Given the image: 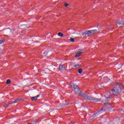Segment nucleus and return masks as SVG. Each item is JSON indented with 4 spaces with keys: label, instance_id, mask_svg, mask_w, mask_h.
I'll return each mask as SVG.
<instances>
[{
    "label": "nucleus",
    "instance_id": "obj_1",
    "mask_svg": "<svg viewBox=\"0 0 124 124\" xmlns=\"http://www.w3.org/2000/svg\"><path fill=\"white\" fill-rule=\"evenodd\" d=\"M122 93V88L119 86L114 87L111 90L108 94H106L105 96L107 100H106V103L104 104L105 106H107L108 104V102L111 100V95H117V94H120Z\"/></svg>",
    "mask_w": 124,
    "mask_h": 124
},
{
    "label": "nucleus",
    "instance_id": "obj_2",
    "mask_svg": "<svg viewBox=\"0 0 124 124\" xmlns=\"http://www.w3.org/2000/svg\"><path fill=\"white\" fill-rule=\"evenodd\" d=\"M72 87V90L75 93L77 94H78V95H80V96H82L83 97V95L87 94L86 93H83V92L81 91L80 88H79V86L78 85H76L74 84L73 86L71 85Z\"/></svg>",
    "mask_w": 124,
    "mask_h": 124
},
{
    "label": "nucleus",
    "instance_id": "obj_3",
    "mask_svg": "<svg viewBox=\"0 0 124 124\" xmlns=\"http://www.w3.org/2000/svg\"><path fill=\"white\" fill-rule=\"evenodd\" d=\"M83 98L85 100H89V101H93V102H99L101 101V99H98L95 97H92L87 94H83L82 95Z\"/></svg>",
    "mask_w": 124,
    "mask_h": 124
},
{
    "label": "nucleus",
    "instance_id": "obj_4",
    "mask_svg": "<svg viewBox=\"0 0 124 124\" xmlns=\"http://www.w3.org/2000/svg\"><path fill=\"white\" fill-rule=\"evenodd\" d=\"M103 112H105V110L104 109V107H103L101 108L97 112L93 114V119H95L97 116H99L100 114H102Z\"/></svg>",
    "mask_w": 124,
    "mask_h": 124
},
{
    "label": "nucleus",
    "instance_id": "obj_5",
    "mask_svg": "<svg viewBox=\"0 0 124 124\" xmlns=\"http://www.w3.org/2000/svg\"><path fill=\"white\" fill-rule=\"evenodd\" d=\"M81 34L83 35V36L86 37L87 35V36L89 37L92 34V31L91 30L86 31L85 32H82Z\"/></svg>",
    "mask_w": 124,
    "mask_h": 124
},
{
    "label": "nucleus",
    "instance_id": "obj_6",
    "mask_svg": "<svg viewBox=\"0 0 124 124\" xmlns=\"http://www.w3.org/2000/svg\"><path fill=\"white\" fill-rule=\"evenodd\" d=\"M59 70L61 72H64V71H65V67H64V66H63V65H60L59 66Z\"/></svg>",
    "mask_w": 124,
    "mask_h": 124
},
{
    "label": "nucleus",
    "instance_id": "obj_7",
    "mask_svg": "<svg viewBox=\"0 0 124 124\" xmlns=\"http://www.w3.org/2000/svg\"><path fill=\"white\" fill-rule=\"evenodd\" d=\"M81 54H82V52H77L76 54L75 55L76 58H79V57L81 56Z\"/></svg>",
    "mask_w": 124,
    "mask_h": 124
},
{
    "label": "nucleus",
    "instance_id": "obj_8",
    "mask_svg": "<svg viewBox=\"0 0 124 124\" xmlns=\"http://www.w3.org/2000/svg\"><path fill=\"white\" fill-rule=\"evenodd\" d=\"M70 104V103H67V104H60V107H63V106H67Z\"/></svg>",
    "mask_w": 124,
    "mask_h": 124
},
{
    "label": "nucleus",
    "instance_id": "obj_9",
    "mask_svg": "<svg viewBox=\"0 0 124 124\" xmlns=\"http://www.w3.org/2000/svg\"><path fill=\"white\" fill-rule=\"evenodd\" d=\"M31 100H32V101H36V100H37V99L36 96H34V97H32L31 98Z\"/></svg>",
    "mask_w": 124,
    "mask_h": 124
},
{
    "label": "nucleus",
    "instance_id": "obj_10",
    "mask_svg": "<svg viewBox=\"0 0 124 124\" xmlns=\"http://www.w3.org/2000/svg\"><path fill=\"white\" fill-rule=\"evenodd\" d=\"M80 64H76L74 65V67H76V68H78V67H79L80 66Z\"/></svg>",
    "mask_w": 124,
    "mask_h": 124
},
{
    "label": "nucleus",
    "instance_id": "obj_11",
    "mask_svg": "<svg viewBox=\"0 0 124 124\" xmlns=\"http://www.w3.org/2000/svg\"><path fill=\"white\" fill-rule=\"evenodd\" d=\"M58 36H61V37H62V36H63V34H62V32H59L58 33Z\"/></svg>",
    "mask_w": 124,
    "mask_h": 124
},
{
    "label": "nucleus",
    "instance_id": "obj_12",
    "mask_svg": "<svg viewBox=\"0 0 124 124\" xmlns=\"http://www.w3.org/2000/svg\"><path fill=\"white\" fill-rule=\"evenodd\" d=\"M10 83H11V80L10 79H7L6 81L7 85H10Z\"/></svg>",
    "mask_w": 124,
    "mask_h": 124
},
{
    "label": "nucleus",
    "instance_id": "obj_13",
    "mask_svg": "<svg viewBox=\"0 0 124 124\" xmlns=\"http://www.w3.org/2000/svg\"><path fill=\"white\" fill-rule=\"evenodd\" d=\"M18 101H19V99H16L14 101H13L11 104H13V103H17Z\"/></svg>",
    "mask_w": 124,
    "mask_h": 124
},
{
    "label": "nucleus",
    "instance_id": "obj_14",
    "mask_svg": "<svg viewBox=\"0 0 124 124\" xmlns=\"http://www.w3.org/2000/svg\"><path fill=\"white\" fill-rule=\"evenodd\" d=\"M78 72L79 74H81L83 72V69H78Z\"/></svg>",
    "mask_w": 124,
    "mask_h": 124
},
{
    "label": "nucleus",
    "instance_id": "obj_15",
    "mask_svg": "<svg viewBox=\"0 0 124 124\" xmlns=\"http://www.w3.org/2000/svg\"><path fill=\"white\" fill-rule=\"evenodd\" d=\"M70 41H71V42H75V39L74 38H71L70 39Z\"/></svg>",
    "mask_w": 124,
    "mask_h": 124
},
{
    "label": "nucleus",
    "instance_id": "obj_16",
    "mask_svg": "<svg viewBox=\"0 0 124 124\" xmlns=\"http://www.w3.org/2000/svg\"><path fill=\"white\" fill-rule=\"evenodd\" d=\"M97 31V30H92L91 31V32L92 33H95V32H96Z\"/></svg>",
    "mask_w": 124,
    "mask_h": 124
},
{
    "label": "nucleus",
    "instance_id": "obj_17",
    "mask_svg": "<svg viewBox=\"0 0 124 124\" xmlns=\"http://www.w3.org/2000/svg\"><path fill=\"white\" fill-rule=\"evenodd\" d=\"M118 25H123V21H120L119 22L117 23Z\"/></svg>",
    "mask_w": 124,
    "mask_h": 124
},
{
    "label": "nucleus",
    "instance_id": "obj_18",
    "mask_svg": "<svg viewBox=\"0 0 124 124\" xmlns=\"http://www.w3.org/2000/svg\"><path fill=\"white\" fill-rule=\"evenodd\" d=\"M69 5V4H68L67 3H64V6H65L66 7H67V6H68Z\"/></svg>",
    "mask_w": 124,
    "mask_h": 124
},
{
    "label": "nucleus",
    "instance_id": "obj_19",
    "mask_svg": "<svg viewBox=\"0 0 124 124\" xmlns=\"http://www.w3.org/2000/svg\"><path fill=\"white\" fill-rule=\"evenodd\" d=\"M83 51H84V49H78V51L79 53H81V52H83Z\"/></svg>",
    "mask_w": 124,
    "mask_h": 124
},
{
    "label": "nucleus",
    "instance_id": "obj_20",
    "mask_svg": "<svg viewBox=\"0 0 124 124\" xmlns=\"http://www.w3.org/2000/svg\"><path fill=\"white\" fill-rule=\"evenodd\" d=\"M36 96V98L37 99V98H38V97H39L40 96V95H36V96Z\"/></svg>",
    "mask_w": 124,
    "mask_h": 124
},
{
    "label": "nucleus",
    "instance_id": "obj_21",
    "mask_svg": "<svg viewBox=\"0 0 124 124\" xmlns=\"http://www.w3.org/2000/svg\"><path fill=\"white\" fill-rule=\"evenodd\" d=\"M44 56H47V53L44 52Z\"/></svg>",
    "mask_w": 124,
    "mask_h": 124
},
{
    "label": "nucleus",
    "instance_id": "obj_22",
    "mask_svg": "<svg viewBox=\"0 0 124 124\" xmlns=\"http://www.w3.org/2000/svg\"><path fill=\"white\" fill-rule=\"evenodd\" d=\"M1 43H3V42L2 41H0V44H1Z\"/></svg>",
    "mask_w": 124,
    "mask_h": 124
},
{
    "label": "nucleus",
    "instance_id": "obj_23",
    "mask_svg": "<svg viewBox=\"0 0 124 124\" xmlns=\"http://www.w3.org/2000/svg\"><path fill=\"white\" fill-rule=\"evenodd\" d=\"M117 85H118V86H121V83H118Z\"/></svg>",
    "mask_w": 124,
    "mask_h": 124
},
{
    "label": "nucleus",
    "instance_id": "obj_24",
    "mask_svg": "<svg viewBox=\"0 0 124 124\" xmlns=\"http://www.w3.org/2000/svg\"><path fill=\"white\" fill-rule=\"evenodd\" d=\"M27 124H34V123H28Z\"/></svg>",
    "mask_w": 124,
    "mask_h": 124
},
{
    "label": "nucleus",
    "instance_id": "obj_25",
    "mask_svg": "<svg viewBox=\"0 0 124 124\" xmlns=\"http://www.w3.org/2000/svg\"><path fill=\"white\" fill-rule=\"evenodd\" d=\"M73 122H71L70 124H73Z\"/></svg>",
    "mask_w": 124,
    "mask_h": 124
},
{
    "label": "nucleus",
    "instance_id": "obj_26",
    "mask_svg": "<svg viewBox=\"0 0 124 124\" xmlns=\"http://www.w3.org/2000/svg\"><path fill=\"white\" fill-rule=\"evenodd\" d=\"M6 30H9V28H7V29H6Z\"/></svg>",
    "mask_w": 124,
    "mask_h": 124
},
{
    "label": "nucleus",
    "instance_id": "obj_27",
    "mask_svg": "<svg viewBox=\"0 0 124 124\" xmlns=\"http://www.w3.org/2000/svg\"><path fill=\"white\" fill-rule=\"evenodd\" d=\"M35 124H36V122H35Z\"/></svg>",
    "mask_w": 124,
    "mask_h": 124
}]
</instances>
